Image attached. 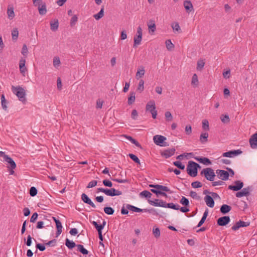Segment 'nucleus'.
<instances>
[{
	"instance_id": "nucleus-43",
	"label": "nucleus",
	"mask_w": 257,
	"mask_h": 257,
	"mask_svg": "<svg viewBox=\"0 0 257 257\" xmlns=\"http://www.w3.org/2000/svg\"><path fill=\"white\" fill-rule=\"evenodd\" d=\"M19 35V31L17 29H14L12 31V36L13 40H16L18 39Z\"/></svg>"
},
{
	"instance_id": "nucleus-32",
	"label": "nucleus",
	"mask_w": 257,
	"mask_h": 257,
	"mask_svg": "<svg viewBox=\"0 0 257 257\" xmlns=\"http://www.w3.org/2000/svg\"><path fill=\"white\" fill-rule=\"evenodd\" d=\"M142 39V36L136 35L134 37V47H136L137 45H139L141 44V41Z\"/></svg>"
},
{
	"instance_id": "nucleus-53",
	"label": "nucleus",
	"mask_w": 257,
	"mask_h": 257,
	"mask_svg": "<svg viewBox=\"0 0 257 257\" xmlns=\"http://www.w3.org/2000/svg\"><path fill=\"white\" fill-rule=\"evenodd\" d=\"M198 83V80L197 76L196 74H194L193 75L192 78L191 84L195 85H197Z\"/></svg>"
},
{
	"instance_id": "nucleus-30",
	"label": "nucleus",
	"mask_w": 257,
	"mask_h": 257,
	"mask_svg": "<svg viewBox=\"0 0 257 257\" xmlns=\"http://www.w3.org/2000/svg\"><path fill=\"white\" fill-rule=\"evenodd\" d=\"M104 16V6H102L100 11L98 13L93 16L94 18L96 20H98L102 18Z\"/></svg>"
},
{
	"instance_id": "nucleus-50",
	"label": "nucleus",
	"mask_w": 257,
	"mask_h": 257,
	"mask_svg": "<svg viewBox=\"0 0 257 257\" xmlns=\"http://www.w3.org/2000/svg\"><path fill=\"white\" fill-rule=\"evenodd\" d=\"M173 164L180 169L184 170L185 168V165H183L180 161L174 162Z\"/></svg>"
},
{
	"instance_id": "nucleus-38",
	"label": "nucleus",
	"mask_w": 257,
	"mask_h": 257,
	"mask_svg": "<svg viewBox=\"0 0 257 257\" xmlns=\"http://www.w3.org/2000/svg\"><path fill=\"white\" fill-rule=\"evenodd\" d=\"M220 119L222 122L227 123L230 121L229 116L227 114H222L220 116Z\"/></svg>"
},
{
	"instance_id": "nucleus-62",
	"label": "nucleus",
	"mask_w": 257,
	"mask_h": 257,
	"mask_svg": "<svg viewBox=\"0 0 257 257\" xmlns=\"http://www.w3.org/2000/svg\"><path fill=\"white\" fill-rule=\"evenodd\" d=\"M36 247L37 249H39L40 251H44L45 250L46 247L44 244L41 243H37L36 245Z\"/></svg>"
},
{
	"instance_id": "nucleus-40",
	"label": "nucleus",
	"mask_w": 257,
	"mask_h": 257,
	"mask_svg": "<svg viewBox=\"0 0 257 257\" xmlns=\"http://www.w3.org/2000/svg\"><path fill=\"white\" fill-rule=\"evenodd\" d=\"M153 233L156 238H159L160 236V230L158 227H154L153 229Z\"/></svg>"
},
{
	"instance_id": "nucleus-10",
	"label": "nucleus",
	"mask_w": 257,
	"mask_h": 257,
	"mask_svg": "<svg viewBox=\"0 0 257 257\" xmlns=\"http://www.w3.org/2000/svg\"><path fill=\"white\" fill-rule=\"evenodd\" d=\"M216 173L218 178L222 180H227L228 179L229 174L227 171L218 169L216 171Z\"/></svg>"
},
{
	"instance_id": "nucleus-26",
	"label": "nucleus",
	"mask_w": 257,
	"mask_h": 257,
	"mask_svg": "<svg viewBox=\"0 0 257 257\" xmlns=\"http://www.w3.org/2000/svg\"><path fill=\"white\" fill-rule=\"evenodd\" d=\"M65 245L69 249H72L76 246L75 243L74 241L70 240L68 238H66L65 240Z\"/></svg>"
},
{
	"instance_id": "nucleus-61",
	"label": "nucleus",
	"mask_w": 257,
	"mask_h": 257,
	"mask_svg": "<svg viewBox=\"0 0 257 257\" xmlns=\"http://www.w3.org/2000/svg\"><path fill=\"white\" fill-rule=\"evenodd\" d=\"M77 20H78V18H77V16L74 15L71 19V21H70L71 26L72 27L74 25H75L76 23L77 22Z\"/></svg>"
},
{
	"instance_id": "nucleus-17",
	"label": "nucleus",
	"mask_w": 257,
	"mask_h": 257,
	"mask_svg": "<svg viewBox=\"0 0 257 257\" xmlns=\"http://www.w3.org/2000/svg\"><path fill=\"white\" fill-rule=\"evenodd\" d=\"M149 187H152V188H156V189H160L161 190H163L165 192H168L169 193H172V192L170 190V189L167 186H163V185H159V184H156V185H154V184H150L149 185Z\"/></svg>"
},
{
	"instance_id": "nucleus-58",
	"label": "nucleus",
	"mask_w": 257,
	"mask_h": 257,
	"mask_svg": "<svg viewBox=\"0 0 257 257\" xmlns=\"http://www.w3.org/2000/svg\"><path fill=\"white\" fill-rule=\"evenodd\" d=\"M190 196L192 197L193 199H195L197 200H199L200 197L198 195L197 193L193 191H191L190 192Z\"/></svg>"
},
{
	"instance_id": "nucleus-42",
	"label": "nucleus",
	"mask_w": 257,
	"mask_h": 257,
	"mask_svg": "<svg viewBox=\"0 0 257 257\" xmlns=\"http://www.w3.org/2000/svg\"><path fill=\"white\" fill-rule=\"evenodd\" d=\"M171 27L174 32L175 31L180 32V31H181V29L179 26V25L178 23H177V22L173 23L171 25Z\"/></svg>"
},
{
	"instance_id": "nucleus-47",
	"label": "nucleus",
	"mask_w": 257,
	"mask_h": 257,
	"mask_svg": "<svg viewBox=\"0 0 257 257\" xmlns=\"http://www.w3.org/2000/svg\"><path fill=\"white\" fill-rule=\"evenodd\" d=\"M144 81L142 79H141L139 81V85L137 88V90L139 91L140 92H142L144 90Z\"/></svg>"
},
{
	"instance_id": "nucleus-27",
	"label": "nucleus",
	"mask_w": 257,
	"mask_h": 257,
	"mask_svg": "<svg viewBox=\"0 0 257 257\" xmlns=\"http://www.w3.org/2000/svg\"><path fill=\"white\" fill-rule=\"evenodd\" d=\"M208 137V134L207 133H202L200 136V141L201 143L204 144L207 142V138Z\"/></svg>"
},
{
	"instance_id": "nucleus-21",
	"label": "nucleus",
	"mask_w": 257,
	"mask_h": 257,
	"mask_svg": "<svg viewBox=\"0 0 257 257\" xmlns=\"http://www.w3.org/2000/svg\"><path fill=\"white\" fill-rule=\"evenodd\" d=\"M40 15H44L47 13L46 5L45 3H41L37 6Z\"/></svg>"
},
{
	"instance_id": "nucleus-59",
	"label": "nucleus",
	"mask_w": 257,
	"mask_h": 257,
	"mask_svg": "<svg viewBox=\"0 0 257 257\" xmlns=\"http://www.w3.org/2000/svg\"><path fill=\"white\" fill-rule=\"evenodd\" d=\"M153 106H156L154 101L149 102L146 105V110L153 108Z\"/></svg>"
},
{
	"instance_id": "nucleus-39",
	"label": "nucleus",
	"mask_w": 257,
	"mask_h": 257,
	"mask_svg": "<svg viewBox=\"0 0 257 257\" xmlns=\"http://www.w3.org/2000/svg\"><path fill=\"white\" fill-rule=\"evenodd\" d=\"M202 128L203 130L208 131L209 130V122L206 119H204L202 121Z\"/></svg>"
},
{
	"instance_id": "nucleus-4",
	"label": "nucleus",
	"mask_w": 257,
	"mask_h": 257,
	"mask_svg": "<svg viewBox=\"0 0 257 257\" xmlns=\"http://www.w3.org/2000/svg\"><path fill=\"white\" fill-rule=\"evenodd\" d=\"M200 174L201 175H204L205 178L210 181H213L215 176L213 170L211 168L203 169Z\"/></svg>"
},
{
	"instance_id": "nucleus-34",
	"label": "nucleus",
	"mask_w": 257,
	"mask_h": 257,
	"mask_svg": "<svg viewBox=\"0 0 257 257\" xmlns=\"http://www.w3.org/2000/svg\"><path fill=\"white\" fill-rule=\"evenodd\" d=\"M180 206L177 204L169 203L166 204V208H171L174 210H179Z\"/></svg>"
},
{
	"instance_id": "nucleus-29",
	"label": "nucleus",
	"mask_w": 257,
	"mask_h": 257,
	"mask_svg": "<svg viewBox=\"0 0 257 257\" xmlns=\"http://www.w3.org/2000/svg\"><path fill=\"white\" fill-rule=\"evenodd\" d=\"M56 228H57V232L56 237H57L62 232V226L61 222L60 221H56Z\"/></svg>"
},
{
	"instance_id": "nucleus-3",
	"label": "nucleus",
	"mask_w": 257,
	"mask_h": 257,
	"mask_svg": "<svg viewBox=\"0 0 257 257\" xmlns=\"http://www.w3.org/2000/svg\"><path fill=\"white\" fill-rule=\"evenodd\" d=\"M103 192L107 196H119L122 194V192L114 188L107 189L103 188H98L97 189V192Z\"/></svg>"
},
{
	"instance_id": "nucleus-54",
	"label": "nucleus",
	"mask_w": 257,
	"mask_h": 257,
	"mask_svg": "<svg viewBox=\"0 0 257 257\" xmlns=\"http://www.w3.org/2000/svg\"><path fill=\"white\" fill-rule=\"evenodd\" d=\"M92 224L95 226L98 232L102 231V229L101 227H102V226L99 225L97 222L94 221H93L92 222Z\"/></svg>"
},
{
	"instance_id": "nucleus-23",
	"label": "nucleus",
	"mask_w": 257,
	"mask_h": 257,
	"mask_svg": "<svg viewBox=\"0 0 257 257\" xmlns=\"http://www.w3.org/2000/svg\"><path fill=\"white\" fill-rule=\"evenodd\" d=\"M231 210V206L226 205V204H223L221 206L220 208V211L221 213L223 214H226L227 213H228L230 210Z\"/></svg>"
},
{
	"instance_id": "nucleus-14",
	"label": "nucleus",
	"mask_w": 257,
	"mask_h": 257,
	"mask_svg": "<svg viewBox=\"0 0 257 257\" xmlns=\"http://www.w3.org/2000/svg\"><path fill=\"white\" fill-rule=\"evenodd\" d=\"M242 151L240 150H232L223 153L222 156L225 157L231 158L233 156L241 154Z\"/></svg>"
},
{
	"instance_id": "nucleus-15",
	"label": "nucleus",
	"mask_w": 257,
	"mask_h": 257,
	"mask_svg": "<svg viewBox=\"0 0 257 257\" xmlns=\"http://www.w3.org/2000/svg\"><path fill=\"white\" fill-rule=\"evenodd\" d=\"M81 199L85 203L89 204L92 207L94 208L96 207V205L86 194L82 193L81 195Z\"/></svg>"
},
{
	"instance_id": "nucleus-60",
	"label": "nucleus",
	"mask_w": 257,
	"mask_h": 257,
	"mask_svg": "<svg viewBox=\"0 0 257 257\" xmlns=\"http://www.w3.org/2000/svg\"><path fill=\"white\" fill-rule=\"evenodd\" d=\"M165 116L167 121H171L173 119V116L170 111H166Z\"/></svg>"
},
{
	"instance_id": "nucleus-63",
	"label": "nucleus",
	"mask_w": 257,
	"mask_h": 257,
	"mask_svg": "<svg viewBox=\"0 0 257 257\" xmlns=\"http://www.w3.org/2000/svg\"><path fill=\"white\" fill-rule=\"evenodd\" d=\"M21 53L24 56H26L27 55V54L28 53V50L27 45L26 44H24L23 46Z\"/></svg>"
},
{
	"instance_id": "nucleus-1",
	"label": "nucleus",
	"mask_w": 257,
	"mask_h": 257,
	"mask_svg": "<svg viewBox=\"0 0 257 257\" xmlns=\"http://www.w3.org/2000/svg\"><path fill=\"white\" fill-rule=\"evenodd\" d=\"M200 168V165L192 161H190L188 162L186 171L187 174L191 177H196L198 174V168Z\"/></svg>"
},
{
	"instance_id": "nucleus-2",
	"label": "nucleus",
	"mask_w": 257,
	"mask_h": 257,
	"mask_svg": "<svg viewBox=\"0 0 257 257\" xmlns=\"http://www.w3.org/2000/svg\"><path fill=\"white\" fill-rule=\"evenodd\" d=\"M12 90L13 93L17 95L20 101L25 103L26 101V92L24 88L20 86L17 87L12 86Z\"/></svg>"
},
{
	"instance_id": "nucleus-64",
	"label": "nucleus",
	"mask_w": 257,
	"mask_h": 257,
	"mask_svg": "<svg viewBox=\"0 0 257 257\" xmlns=\"http://www.w3.org/2000/svg\"><path fill=\"white\" fill-rule=\"evenodd\" d=\"M103 184L106 187H111L112 186V182L108 180H104L102 181Z\"/></svg>"
},
{
	"instance_id": "nucleus-16",
	"label": "nucleus",
	"mask_w": 257,
	"mask_h": 257,
	"mask_svg": "<svg viewBox=\"0 0 257 257\" xmlns=\"http://www.w3.org/2000/svg\"><path fill=\"white\" fill-rule=\"evenodd\" d=\"M175 151L176 150L175 148L166 149L161 153V156L164 157L166 159L172 156L175 154Z\"/></svg>"
},
{
	"instance_id": "nucleus-24",
	"label": "nucleus",
	"mask_w": 257,
	"mask_h": 257,
	"mask_svg": "<svg viewBox=\"0 0 257 257\" xmlns=\"http://www.w3.org/2000/svg\"><path fill=\"white\" fill-rule=\"evenodd\" d=\"M145 73V70L144 67L143 66H141L139 67L138 71L136 73V77L137 79H139L140 78L142 77Z\"/></svg>"
},
{
	"instance_id": "nucleus-18",
	"label": "nucleus",
	"mask_w": 257,
	"mask_h": 257,
	"mask_svg": "<svg viewBox=\"0 0 257 257\" xmlns=\"http://www.w3.org/2000/svg\"><path fill=\"white\" fill-rule=\"evenodd\" d=\"M26 60L25 59L22 58L19 62V68L20 71L22 75L25 76L26 72L27 71V69L25 66Z\"/></svg>"
},
{
	"instance_id": "nucleus-31",
	"label": "nucleus",
	"mask_w": 257,
	"mask_h": 257,
	"mask_svg": "<svg viewBox=\"0 0 257 257\" xmlns=\"http://www.w3.org/2000/svg\"><path fill=\"white\" fill-rule=\"evenodd\" d=\"M76 246L77 247V250L83 254L86 255L88 253V251L84 248L83 245L81 244H77Z\"/></svg>"
},
{
	"instance_id": "nucleus-19",
	"label": "nucleus",
	"mask_w": 257,
	"mask_h": 257,
	"mask_svg": "<svg viewBox=\"0 0 257 257\" xmlns=\"http://www.w3.org/2000/svg\"><path fill=\"white\" fill-rule=\"evenodd\" d=\"M148 202L149 204L154 206H159L164 208H166V204H167L165 201L162 200H160L159 202H156V201H153L151 200H148Z\"/></svg>"
},
{
	"instance_id": "nucleus-57",
	"label": "nucleus",
	"mask_w": 257,
	"mask_h": 257,
	"mask_svg": "<svg viewBox=\"0 0 257 257\" xmlns=\"http://www.w3.org/2000/svg\"><path fill=\"white\" fill-rule=\"evenodd\" d=\"M92 224L95 226L98 232L102 231V229L101 227H102V226L99 225L97 222L94 221H93L92 222Z\"/></svg>"
},
{
	"instance_id": "nucleus-12",
	"label": "nucleus",
	"mask_w": 257,
	"mask_h": 257,
	"mask_svg": "<svg viewBox=\"0 0 257 257\" xmlns=\"http://www.w3.org/2000/svg\"><path fill=\"white\" fill-rule=\"evenodd\" d=\"M249 224L250 223L249 222H244L240 220L232 226L231 229L234 231H236L241 227H246L249 226Z\"/></svg>"
},
{
	"instance_id": "nucleus-37",
	"label": "nucleus",
	"mask_w": 257,
	"mask_h": 257,
	"mask_svg": "<svg viewBox=\"0 0 257 257\" xmlns=\"http://www.w3.org/2000/svg\"><path fill=\"white\" fill-rule=\"evenodd\" d=\"M103 210L104 212L108 215H112L114 212V209L111 207H105Z\"/></svg>"
},
{
	"instance_id": "nucleus-56",
	"label": "nucleus",
	"mask_w": 257,
	"mask_h": 257,
	"mask_svg": "<svg viewBox=\"0 0 257 257\" xmlns=\"http://www.w3.org/2000/svg\"><path fill=\"white\" fill-rule=\"evenodd\" d=\"M92 224L95 226L98 232L102 231V229L101 227H102V226L99 225L97 222L94 221H93L92 222Z\"/></svg>"
},
{
	"instance_id": "nucleus-35",
	"label": "nucleus",
	"mask_w": 257,
	"mask_h": 257,
	"mask_svg": "<svg viewBox=\"0 0 257 257\" xmlns=\"http://www.w3.org/2000/svg\"><path fill=\"white\" fill-rule=\"evenodd\" d=\"M126 138L132 144L135 145L137 147L141 148L140 144L135 139H133L131 136H126Z\"/></svg>"
},
{
	"instance_id": "nucleus-6",
	"label": "nucleus",
	"mask_w": 257,
	"mask_h": 257,
	"mask_svg": "<svg viewBox=\"0 0 257 257\" xmlns=\"http://www.w3.org/2000/svg\"><path fill=\"white\" fill-rule=\"evenodd\" d=\"M126 208L132 211L136 212H141L143 211L145 212H153L154 215H158V213L156 212V210L154 208H152L151 209H141L139 208H138L137 207H135L133 205H130V204H127L126 205Z\"/></svg>"
},
{
	"instance_id": "nucleus-25",
	"label": "nucleus",
	"mask_w": 257,
	"mask_h": 257,
	"mask_svg": "<svg viewBox=\"0 0 257 257\" xmlns=\"http://www.w3.org/2000/svg\"><path fill=\"white\" fill-rule=\"evenodd\" d=\"M59 27V22L57 19L50 22V28L52 31H56L58 30Z\"/></svg>"
},
{
	"instance_id": "nucleus-36",
	"label": "nucleus",
	"mask_w": 257,
	"mask_h": 257,
	"mask_svg": "<svg viewBox=\"0 0 257 257\" xmlns=\"http://www.w3.org/2000/svg\"><path fill=\"white\" fill-rule=\"evenodd\" d=\"M149 23L150 24L148 25L149 30L152 32H154L156 30V25L154 21L150 20Z\"/></svg>"
},
{
	"instance_id": "nucleus-52",
	"label": "nucleus",
	"mask_w": 257,
	"mask_h": 257,
	"mask_svg": "<svg viewBox=\"0 0 257 257\" xmlns=\"http://www.w3.org/2000/svg\"><path fill=\"white\" fill-rule=\"evenodd\" d=\"M8 15L10 19H12L15 17V13L13 8H10L8 9Z\"/></svg>"
},
{
	"instance_id": "nucleus-51",
	"label": "nucleus",
	"mask_w": 257,
	"mask_h": 257,
	"mask_svg": "<svg viewBox=\"0 0 257 257\" xmlns=\"http://www.w3.org/2000/svg\"><path fill=\"white\" fill-rule=\"evenodd\" d=\"M191 186L194 188H200L202 186V183L198 181L193 182L191 183Z\"/></svg>"
},
{
	"instance_id": "nucleus-20",
	"label": "nucleus",
	"mask_w": 257,
	"mask_h": 257,
	"mask_svg": "<svg viewBox=\"0 0 257 257\" xmlns=\"http://www.w3.org/2000/svg\"><path fill=\"white\" fill-rule=\"evenodd\" d=\"M204 201L206 204V205L212 208L214 206V199H212V197L210 195H206L204 197Z\"/></svg>"
},
{
	"instance_id": "nucleus-33",
	"label": "nucleus",
	"mask_w": 257,
	"mask_h": 257,
	"mask_svg": "<svg viewBox=\"0 0 257 257\" xmlns=\"http://www.w3.org/2000/svg\"><path fill=\"white\" fill-rule=\"evenodd\" d=\"M205 62L203 60H199L197 61L196 69L197 70L201 71L204 67Z\"/></svg>"
},
{
	"instance_id": "nucleus-45",
	"label": "nucleus",
	"mask_w": 257,
	"mask_h": 257,
	"mask_svg": "<svg viewBox=\"0 0 257 257\" xmlns=\"http://www.w3.org/2000/svg\"><path fill=\"white\" fill-rule=\"evenodd\" d=\"M140 195L146 198H151L152 194L149 191L147 190H144L140 193Z\"/></svg>"
},
{
	"instance_id": "nucleus-49",
	"label": "nucleus",
	"mask_w": 257,
	"mask_h": 257,
	"mask_svg": "<svg viewBox=\"0 0 257 257\" xmlns=\"http://www.w3.org/2000/svg\"><path fill=\"white\" fill-rule=\"evenodd\" d=\"M38 191L36 187H31L30 189V195L32 196H35L37 194Z\"/></svg>"
},
{
	"instance_id": "nucleus-13",
	"label": "nucleus",
	"mask_w": 257,
	"mask_h": 257,
	"mask_svg": "<svg viewBox=\"0 0 257 257\" xmlns=\"http://www.w3.org/2000/svg\"><path fill=\"white\" fill-rule=\"evenodd\" d=\"M249 143L251 148L253 149H257V132L250 136L249 139Z\"/></svg>"
},
{
	"instance_id": "nucleus-28",
	"label": "nucleus",
	"mask_w": 257,
	"mask_h": 257,
	"mask_svg": "<svg viewBox=\"0 0 257 257\" xmlns=\"http://www.w3.org/2000/svg\"><path fill=\"white\" fill-rule=\"evenodd\" d=\"M135 93L134 92H131L130 96L128 97L127 103L128 105L132 104L135 101Z\"/></svg>"
},
{
	"instance_id": "nucleus-7",
	"label": "nucleus",
	"mask_w": 257,
	"mask_h": 257,
	"mask_svg": "<svg viewBox=\"0 0 257 257\" xmlns=\"http://www.w3.org/2000/svg\"><path fill=\"white\" fill-rule=\"evenodd\" d=\"M0 157H3L4 161L7 162L10 166L8 167L11 169H15L16 168V164L14 161L8 155L5 154V152L0 151Z\"/></svg>"
},
{
	"instance_id": "nucleus-22",
	"label": "nucleus",
	"mask_w": 257,
	"mask_h": 257,
	"mask_svg": "<svg viewBox=\"0 0 257 257\" xmlns=\"http://www.w3.org/2000/svg\"><path fill=\"white\" fill-rule=\"evenodd\" d=\"M183 5L188 13H190L193 10V7L191 1H185L184 2Z\"/></svg>"
},
{
	"instance_id": "nucleus-5",
	"label": "nucleus",
	"mask_w": 257,
	"mask_h": 257,
	"mask_svg": "<svg viewBox=\"0 0 257 257\" xmlns=\"http://www.w3.org/2000/svg\"><path fill=\"white\" fill-rule=\"evenodd\" d=\"M167 140V138L161 135H155L153 137V141L155 144L158 146L161 147H167L169 146V144L165 141Z\"/></svg>"
},
{
	"instance_id": "nucleus-48",
	"label": "nucleus",
	"mask_w": 257,
	"mask_h": 257,
	"mask_svg": "<svg viewBox=\"0 0 257 257\" xmlns=\"http://www.w3.org/2000/svg\"><path fill=\"white\" fill-rule=\"evenodd\" d=\"M53 65L55 67H57L59 66L61 62L60 60V58L58 57H55L53 59Z\"/></svg>"
},
{
	"instance_id": "nucleus-55",
	"label": "nucleus",
	"mask_w": 257,
	"mask_h": 257,
	"mask_svg": "<svg viewBox=\"0 0 257 257\" xmlns=\"http://www.w3.org/2000/svg\"><path fill=\"white\" fill-rule=\"evenodd\" d=\"M92 224L95 226L98 232L102 231V229L101 227H102V226L99 225L97 222L94 221H93L92 222Z\"/></svg>"
},
{
	"instance_id": "nucleus-11",
	"label": "nucleus",
	"mask_w": 257,
	"mask_h": 257,
	"mask_svg": "<svg viewBox=\"0 0 257 257\" xmlns=\"http://www.w3.org/2000/svg\"><path fill=\"white\" fill-rule=\"evenodd\" d=\"M230 221V219L229 216H223L222 217H219L217 220V224L219 226H225Z\"/></svg>"
},
{
	"instance_id": "nucleus-44",
	"label": "nucleus",
	"mask_w": 257,
	"mask_h": 257,
	"mask_svg": "<svg viewBox=\"0 0 257 257\" xmlns=\"http://www.w3.org/2000/svg\"><path fill=\"white\" fill-rule=\"evenodd\" d=\"M180 202L181 204L185 206H188L189 205V200L185 197H182V198L180 200Z\"/></svg>"
},
{
	"instance_id": "nucleus-46",
	"label": "nucleus",
	"mask_w": 257,
	"mask_h": 257,
	"mask_svg": "<svg viewBox=\"0 0 257 257\" xmlns=\"http://www.w3.org/2000/svg\"><path fill=\"white\" fill-rule=\"evenodd\" d=\"M166 45L168 50H171L174 47V44L172 43L170 40H167L166 41Z\"/></svg>"
},
{
	"instance_id": "nucleus-41",
	"label": "nucleus",
	"mask_w": 257,
	"mask_h": 257,
	"mask_svg": "<svg viewBox=\"0 0 257 257\" xmlns=\"http://www.w3.org/2000/svg\"><path fill=\"white\" fill-rule=\"evenodd\" d=\"M128 156L132 159L135 163L138 164H140V161L137 156L133 154H129Z\"/></svg>"
},
{
	"instance_id": "nucleus-8",
	"label": "nucleus",
	"mask_w": 257,
	"mask_h": 257,
	"mask_svg": "<svg viewBox=\"0 0 257 257\" xmlns=\"http://www.w3.org/2000/svg\"><path fill=\"white\" fill-rule=\"evenodd\" d=\"M252 190L251 186H248L246 188H244L240 191L237 192L235 196L236 197L239 198L242 196H248L250 195V192Z\"/></svg>"
},
{
	"instance_id": "nucleus-9",
	"label": "nucleus",
	"mask_w": 257,
	"mask_h": 257,
	"mask_svg": "<svg viewBox=\"0 0 257 257\" xmlns=\"http://www.w3.org/2000/svg\"><path fill=\"white\" fill-rule=\"evenodd\" d=\"M234 185H229L228 187V189L234 191H238L243 187L244 185L243 183L240 180L234 181Z\"/></svg>"
}]
</instances>
